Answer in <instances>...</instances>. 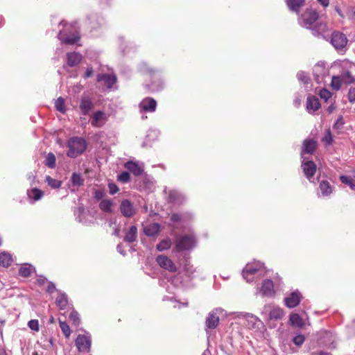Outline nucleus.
Returning a JSON list of instances; mask_svg holds the SVG:
<instances>
[{"instance_id": "f257e3e1", "label": "nucleus", "mask_w": 355, "mask_h": 355, "mask_svg": "<svg viewBox=\"0 0 355 355\" xmlns=\"http://www.w3.org/2000/svg\"><path fill=\"white\" fill-rule=\"evenodd\" d=\"M60 25L64 26L63 29L59 31L58 35L62 43L73 45L80 40L79 33L75 25H68L64 21H60Z\"/></svg>"}, {"instance_id": "f03ea898", "label": "nucleus", "mask_w": 355, "mask_h": 355, "mask_svg": "<svg viewBox=\"0 0 355 355\" xmlns=\"http://www.w3.org/2000/svg\"><path fill=\"white\" fill-rule=\"evenodd\" d=\"M87 146V143L83 137H71L67 141L69 150L67 153V155L71 158H76L85 151Z\"/></svg>"}, {"instance_id": "7ed1b4c3", "label": "nucleus", "mask_w": 355, "mask_h": 355, "mask_svg": "<svg viewBox=\"0 0 355 355\" xmlns=\"http://www.w3.org/2000/svg\"><path fill=\"white\" fill-rule=\"evenodd\" d=\"M355 82V77L349 69H343L340 73L331 78V87L335 91H338L342 85H351Z\"/></svg>"}, {"instance_id": "20e7f679", "label": "nucleus", "mask_w": 355, "mask_h": 355, "mask_svg": "<svg viewBox=\"0 0 355 355\" xmlns=\"http://www.w3.org/2000/svg\"><path fill=\"white\" fill-rule=\"evenodd\" d=\"M243 277L248 282L253 281L255 276H263L265 274L263 264L260 262L248 263L243 270Z\"/></svg>"}, {"instance_id": "39448f33", "label": "nucleus", "mask_w": 355, "mask_h": 355, "mask_svg": "<svg viewBox=\"0 0 355 355\" xmlns=\"http://www.w3.org/2000/svg\"><path fill=\"white\" fill-rule=\"evenodd\" d=\"M318 13L312 8H307L301 15L300 18V24L307 28H311V26L318 19Z\"/></svg>"}, {"instance_id": "423d86ee", "label": "nucleus", "mask_w": 355, "mask_h": 355, "mask_svg": "<svg viewBox=\"0 0 355 355\" xmlns=\"http://www.w3.org/2000/svg\"><path fill=\"white\" fill-rule=\"evenodd\" d=\"M330 42L336 51H343L346 49L348 40L344 33L340 31H334Z\"/></svg>"}, {"instance_id": "0eeeda50", "label": "nucleus", "mask_w": 355, "mask_h": 355, "mask_svg": "<svg viewBox=\"0 0 355 355\" xmlns=\"http://www.w3.org/2000/svg\"><path fill=\"white\" fill-rule=\"evenodd\" d=\"M194 245V237L191 235H184L177 240L175 247L178 251H183L192 248Z\"/></svg>"}, {"instance_id": "6e6552de", "label": "nucleus", "mask_w": 355, "mask_h": 355, "mask_svg": "<svg viewBox=\"0 0 355 355\" xmlns=\"http://www.w3.org/2000/svg\"><path fill=\"white\" fill-rule=\"evenodd\" d=\"M76 346L80 352H89L91 349V337L87 335H78L76 339Z\"/></svg>"}, {"instance_id": "1a4fd4ad", "label": "nucleus", "mask_w": 355, "mask_h": 355, "mask_svg": "<svg viewBox=\"0 0 355 355\" xmlns=\"http://www.w3.org/2000/svg\"><path fill=\"white\" fill-rule=\"evenodd\" d=\"M314 79L318 84H320L323 81V78L329 73V69L326 68L323 62H318L313 69Z\"/></svg>"}, {"instance_id": "9d476101", "label": "nucleus", "mask_w": 355, "mask_h": 355, "mask_svg": "<svg viewBox=\"0 0 355 355\" xmlns=\"http://www.w3.org/2000/svg\"><path fill=\"white\" fill-rule=\"evenodd\" d=\"M119 210L121 214L126 218H131L136 214V209L133 204L128 199L121 201Z\"/></svg>"}, {"instance_id": "9b49d317", "label": "nucleus", "mask_w": 355, "mask_h": 355, "mask_svg": "<svg viewBox=\"0 0 355 355\" xmlns=\"http://www.w3.org/2000/svg\"><path fill=\"white\" fill-rule=\"evenodd\" d=\"M156 261L161 268L167 270L169 272H174L177 270V268L174 263L166 255H158L156 258Z\"/></svg>"}, {"instance_id": "f8f14e48", "label": "nucleus", "mask_w": 355, "mask_h": 355, "mask_svg": "<svg viewBox=\"0 0 355 355\" xmlns=\"http://www.w3.org/2000/svg\"><path fill=\"white\" fill-rule=\"evenodd\" d=\"M301 299V293L298 291H293L284 299L285 305L290 309L295 308L300 304Z\"/></svg>"}, {"instance_id": "ddd939ff", "label": "nucleus", "mask_w": 355, "mask_h": 355, "mask_svg": "<svg viewBox=\"0 0 355 355\" xmlns=\"http://www.w3.org/2000/svg\"><path fill=\"white\" fill-rule=\"evenodd\" d=\"M125 168L131 172L135 176H139L143 174L144 171V164H139L133 161H128L124 164Z\"/></svg>"}, {"instance_id": "4468645a", "label": "nucleus", "mask_w": 355, "mask_h": 355, "mask_svg": "<svg viewBox=\"0 0 355 355\" xmlns=\"http://www.w3.org/2000/svg\"><path fill=\"white\" fill-rule=\"evenodd\" d=\"M139 107L146 112H153L157 107L156 101L150 97H147L139 103Z\"/></svg>"}, {"instance_id": "2eb2a0df", "label": "nucleus", "mask_w": 355, "mask_h": 355, "mask_svg": "<svg viewBox=\"0 0 355 355\" xmlns=\"http://www.w3.org/2000/svg\"><path fill=\"white\" fill-rule=\"evenodd\" d=\"M302 167L305 176L310 180L316 172V164L313 161H302Z\"/></svg>"}, {"instance_id": "dca6fc26", "label": "nucleus", "mask_w": 355, "mask_h": 355, "mask_svg": "<svg viewBox=\"0 0 355 355\" xmlns=\"http://www.w3.org/2000/svg\"><path fill=\"white\" fill-rule=\"evenodd\" d=\"M97 81H103L108 89H112L116 83V76L113 74L99 73L97 76Z\"/></svg>"}, {"instance_id": "f3484780", "label": "nucleus", "mask_w": 355, "mask_h": 355, "mask_svg": "<svg viewBox=\"0 0 355 355\" xmlns=\"http://www.w3.org/2000/svg\"><path fill=\"white\" fill-rule=\"evenodd\" d=\"M320 107L319 99L315 96L309 95L306 99V110L309 113L317 111Z\"/></svg>"}, {"instance_id": "a211bd4d", "label": "nucleus", "mask_w": 355, "mask_h": 355, "mask_svg": "<svg viewBox=\"0 0 355 355\" xmlns=\"http://www.w3.org/2000/svg\"><path fill=\"white\" fill-rule=\"evenodd\" d=\"M168 203L181 204L184 200V196L176 190H171L166 199Z\"/></svg>"}, {"instance_id": "6ab92c4d", "label": "nucleus", "mask_w": 355, "mask_h": 355, "mask_svg": "<svg viewBox=\"0 0 355 355\" xmlns=\"http://www.w3.org/2000/svg\"><path fill=\"white\" fill-rule=\"evenodd\" d=\"M219 323V317L214 311H211L206 318L205 325L208 329H215Z\"/></svg>"}, {"instance_id": "aec40b11", "label": "nucleus", "mask_w": 355, "mask_h": 355, "mask_svg": "<svg viewBox=\"0 0 355 355\" xmlns=\"http://www.w3.org/2000/svg\"><path fill=\"white\" fill-rule=\"evenodd\" d=\"M81 60L82 55L79 53L71 52L67 53V63L71 67L77 66Z\"/></svg>"}, {"instance_id": "412c9836", "label": "nucleus", "mask_w": 355, "mask_h": 355, "mask_svg": "<svg viewBox=\"0 0 355 355\" xmlns=\"http://www.w3.org/2000/svg\"><path fill=\"white\" fill-rule=\"evenodd\" d=\"M273 287L274 285L272 280L265 279L261 287L260 293L263 296H271L274 293Z\"/></svg>"}, {"instance_id": "4be33fe9", "label": "nucleus", "mask_w": 355, "mask_h": 355, "mask_svg": "<svg viewBox=\"0 0 355 355\" xmlns=\"http://www.w3.org/2000/svg\"><path fill=\"white\" fill-rule=\"evenodd\" d=\"M242 315L244 318L246 320V326L249 329H255L257 327V322H261L260 320L255 315L249 313H242Z\"/></svg>"}, {"instance_id": "5701e85b", "label": "nucleus", "mask_w": 355, "mask_h": 355, "mask_svg": "<svg viewBox=\"0 0 355 355\" xmlns=\"http://www.w3.org/2000/svg\"><path fill=\"white\" fill-rule=\"evenodd\" d=\"M93 103L88 97H83L81 98L80 109L83 114H87L93 108Z\"/></svg>"}, {"instance_id": "b1692460", "label": "nucleus", "mask_w": 355, "mask_h": 355, "mask_svg": "<svg viewBox=\"0 0 355 355\" xmlns=\"http://www.w3.org/2000/svg\"><path fill=\"white\" fill-rule=\"evenodd\" d=\"M137 239V227L135 225H132L129 230L126 232L123 241L128 243L135 242Z\"/></svg>"}, {"instance_id": "393cba45", "label": "nucleus", "mask_w": 355, "mask_h": 355, "mask_svg": "<svg viewBox=\"0 0 355 355\" xmlns=\"http://www.w3.org/2000/svg\"><path fill=\"white\" fill-rule=\"evenodd\" d=\"M144 233L148 236H155L160 231V225L159 223H154L144 227Z\"/></svg>"}, {"instance_id": "a878e982", "label": "nucleus", "mask_w": 355, "mask_h": 355, "mask_svg": "<svg viewBox=\"0 0 355 355\" xmlns=\"http://www.w3.org/2000/svg\"><path fill=\"white\" fill-rule=\"evenodd\" d=\"M286 3L291 10L298 12L304 5L305 0H287Z\"/></svg>"}, {"instance_id": "bb28decb", "label": "nucleus", "mask_w": 355, "mask_h": 355, "mask_svg": "<svg viewBox=\"0 0 355 355\" xmlns=\"http://www.w3.org/2000/svg\"><path fill=\"white\" fill-rule=\"evenodd\" d=\"M316 148V142L313 140H305L303 143L302 153L312 154Z\"/></svg>"}, {"instance_id": "cd10ccee", "label": "nucleus", "mask_w": 355, "mask_h": 355, "mask_svg": "<svg viewBox=\"0 0 355 355\" xmlns=\"http://www.w3.org/2000/svg\"><path fill=\"white\" fill-rule=\"evenodd\" d=\"M33 271H35V268L32 265L24 263L20 267L19 274L23 277H28L31 276Z\"/></svg>"}, {"instance_id": "c85d7f7f", "label": "nucleus", "mask_w": 355, "mask_h": 355, "mask_svg": "<svg viewBox=\"0 0 355 355\" xmlns=\"http://www.w3.org/2000/svg\"><path fill=\"white\" fill-rule=\"evenodd\" d=\"M113 202L111 199L102 200L99 203V208L104 212L111 213Z\"/></svg>"}, {"instance_id": "c756f323", "label": "nucleus", "mask_w": 355, "mask_h": 355, "mask_svg": "<svg viewBox=\"0 0 355 355\" xmlns=\"http://www.w3.org/2000/svg\"><path fill=\"white\" fill-rule=\"evenodd\" d=\"M44 164L49 168H55L56 166V158L53 153H49L44 161Z\"/></svg>"}, {"instance_id": "7c9ffc66", "label": "nucleus", "mask_w": 355, "mask_h": 355, "mask_svg": "<svg viewBox=\"0 0 355 355\" xmlns=\"http://www.w3.org/2000/svg\"><path fill=\"white\" fill-rule=\"evenodd\" d=\"M290 322L293 326L297 327H302L304 325L302 319L297 313H292L290 315Z\"/></svg>"}, {"instance_id": "2f4dec72", "label": "nucleus", "mask_w": 355, "mask_h": 355, "mask_svg": "<svg viewBox=\"0 0 355 355\" xmlns=\"http://www.w3.org/2000/svg\"><path fill=\"white\" fill-rule=\"evenodd\" d=\"M56 304L60 309H64L68 304L67 296L65 293L58 295L56 298Z\"/></svg>"}, {"instance_id": "473e14b6", "label": "nucleus", "mask_w": 355, "mask_h": 355, "mask_svg": "<svg viewBox=\"0 0 355 355\" xmlns=\"http://www.w3.org/2000/svg\"><path fill=\"white\" fill-rule=\"evenodd\" d=\"M71 182L73 187H78L83 184L84 179L82 178L80 173H73L71 178Z\"/></svg>"}, {"instance_id": "72a5a7b5", "label": "nucleus", "mask_w": 355, "mask_h": 355, "mask_svg": "<svg viewBox=\"0 0 355 355\" xmlns=\"http://www.w3.org/2000/svg\"><path fill=\"white\" fill-rule=\"evenodd\" d=\"M284 315V311L279 307H276L270 311L269 318L270 319L279 320L281 319Z\"/></svg>"}, {"instance_id": "f704fd0d", "label": "nucleus", "mask_w": 355, "mask_h": 355, "mask_svg": "<svg viewBox=\"0 0 355 355\" xmlns=\"http://www.w3.org/2000/svg\"><path fill=\"white\" fill-rule=\"evenodd\" d=\"M320 189L323 196H329L332 192L331 185L327 180L320 182Z\"/></svg>"}, {"instance_id": "c9c22d12", "label": "nucleus", "mask_w": 355, "mask_h": 355, "mask_svg": "<svg viewBox=\"0 0 355 355\" xmlns=\"http://www.w3.org/2000/svg\"><path fill=\"white\" fill-rule=\"evenodd\" d=\"M11 257L6 252L0 253V265L4 267H8L11 264Z\"/></svg>"}, {"instance_id": "e433bc0d", "label": "nucleus", "mask_w": 355, "mask_h": 355, "mask_svg": "<svg viewBox=\"0 0 355 355\" xmlns=\"http://www.w3.org/2000/svg\"><path fill=\"white\" fill-rule=\"evenodd\" d=\"M171 246V241L169 239L162 240L157 245L156 248L158 251H164L168 250Z\"/></svg>"}, {"instance_id": "4c0bfd02", "label": "nucleus", "mask_w": 355, "mask_h": 355, "mask_svg": "<svg viewBox=\"0 0 355 355\" xmlns=\"http://www.w3.org/2000/svg\"><path fill=\"white\" fill-rule=\"evenodd\" d=\"M340 180L342 183L348 185L352 190L355 191V180L347 175H340Z\"/></svg>"}, {"instance_id": "58836bf2", "label": "nucleus", "mask_w": 355, "mask_h": 355, "mask_svg": "<svg viewBox=\"0 0 355 355\" xmlns=\"http://www.w3.org/2000/svg\"><path fill=\"white\" fill-rule=\"evenodd\" d=\"M105 114L102 111H97L94 113L91 123L93 126H100L99 122L103 119Z\"/></svg>"}, {"instance_id": "ea45409f", "label": "nucleus", "mask_w": 355, "mask_h": 355, "mask_svg": "<svg viewBox=\"0 0 355 355\" xmlns=\"http://www.w3.org/2000/svg\"><path fill=\"white\" fill-rule=\"evenodd\" d=\"M55 107L56 108V110H58L60 113L64 114L66 112L64 99L62 97L58 98V99L55 102Z\"/></svg>"}, {"instance_id": "a19ab883", "label": "nucleus", "mask_w": 355, "mask_h": 355, "mask_svg": "<svg viewBox=\"0 0 355 355\" xmlns=\"http://www.w3.org/2000/svg\"><path fill=\"white\" fill-rule=\"evenodd\" d=\"M46 182L48 185L53 189H58L61 186V182L60 180L54 179L49 175L46 176Z\"/></svg>"}, {"instance_id": "79ce46f5", "label": "nucleus", "mask_w": 355, "mask_h": 355, "mask_svg": "<svg viewBox=\"0 0 355 355\" xmlns=\"http://www.w3.org/2000/svg\"><path fill=\"white\" fill-rule=\"evenodd\" d=\"M297 78L300 82H302L304 85H308L310 82L309 76L304 71H300L297 73Z\"/></svg>"}, {"instance_id": "37998d69", "label": "nucleus", "mask_w": 355, "mask_h": 355, "mask_svg": "<svg viewBox=\"0 0 355 355\" xmlns=\"http://www.w3.org/2000/svg\"><path fill=\"white\" fill-rule=\"evenodd\" d=\"M60 327L65 337L68 338L71 333L69 326L67 324L66 322H62L60 320Z\"/></svg>"}, {"instance_id": "c03bdc74", "label": "nucleus", "mask_w": 355, "mask_h": 355, "mask_svg": "<svg viewBox=\"0 0 355 355\" xmlns=\"http://www.w3.org/2000/svg\"><path fill=\"white\" fill-rule=\"evenodd\" d=\"M319 96L321 99H323L325 102H327V101L331 98L332 93L328 89L324 88L320 90Z\"/></svg>"}, {"instance_id": "a18cd8bd", "label": "nucleus", "mask_w": 355, "mask_h": 355, "mask_svg": "<svg viewBox=\"0 0 355 355\" xmlns=\"http://www.w3.org/2000/svg\"><path fill=\"white\" fill-rule=\"evenodd\" d=\"M69 318L73 322V324L75 325H78L80 322L79 313L75 310H72L71 311Z\"/></svg>"}, {"instance_id": "49530a36", "label": "nucleus", "mask_w": 355, "mask_h": 355, "mask_svg": "<svg viewBox=\"0 0 355 355\" xmlns=\"http://www.w3.org/2000/svg\"><path fill=\"white\" fill-rule=\"evenodd\" d=\"M117 180L121 183H127L130 180V175L128 171H123L117 176Z\"/></svg>"}, {"instance_id": "de8ad7c7", "label": "nucleus", "mask_w": 355, "mask_h": 355, "mask_svg": "<svg viewBox=\"0 0 355 355\" xmlns=\"http://www.w3.org/2000/svg\"><path fill=\"white\" fill-rule=\"evenodd\" d=\"M28 327L33 331H39L40 325L37 320H31L28 322Z\"/></svg>"}, {"instance_id": "09e8293b", "label": "nucleus", "mask_w": 355, "mask_h": 355, "mask_svg": "<svg viewBox=\"0 0 355 355\" xmlns=\"http://www.w3.org/2000/svg\"><path fill=\"white\" fill-rule=\"evenodd\" d=\"M31 193L32 197L35 200H39L44 195L43 191L37 188L33 189Z\"/></svg>"}, {"instance_id": "8fccbe9b", "label": "nucleus", "mask_w": 355, "mask_h": 355, "mask_svg": "<svg viewBox=\"0 0 355 355\" xmlns=\"http://www.w3.org/2000/svg\"><path fill=\"white\" fill-rule=\"evenodd\" d=\"M184 271L186 275L191 277L196 272V269L189 263H186L184 266Z\"/></svg>"}, {"instance_id": "3c124183", "label": "nucleus", "mask_w": 355, "mask_h": 355, "mask_svg": "<svg viewBox=\"0 0 355 355\" xmlns=\"http://www.w3.org/2000/svg\"><path fill=\"white\" fill-rule=\"evenodd\" d=\"M293 342L297 346H301L304 342V337L301 334L297 335L293 338Z\"/></svg>"}, {"instance_id": "603ef678", "label": "nucleus", "mask_w": 355, "mask_h": 355, "mask_svg": "<svg viewBox=\"0 0 355 355\" xmlns=\"http://www.w3.org/2000/svg\"><path fill=\"white\" fill-rule=\"evenodd\" d=\"M347 96L348 100L351 103H355V87L349 88Z\"/></svg>"}, {"instance_id": "864d4df0", "label": "nucleus", "mask_w": 355, "mask_h": 355, "mask_svg": "<svg viewBox=\"0 0 355 355\" xmlns=\"http://www.w3.org/2000/svg\"><path fill=\"white\" fill-rule=\"evenodd\" d=\"M344 123L343 117L340 115L338 117L336 121L334 124V128L337 130L340 129L343 126Z\"/></svg>"}, {"instance_id": "5fc2aeb1", "label": "nucleus", "mask_w": 355, "mask_h": 355, "mask_svg": "<svg viewBox=\"0 0 355 355\" xmlns=\"http://www.w3.org/2000/svg\"><path fill=\"white\" fill-rule=\"evenodd\" d=\"M108 188H109V193L111 195H114V194L116 193L119 190L118 186L113 182H110L108 184Z\"/></svg>"}, {"instance_id": "6e6d98bb", "label": "nucleus", "mask_w": 355, "mask_h": 355, "mask_svg": "<svg viewBox=\"0 0 355 355\" xmlns=\"http://www.w3.org/2000/svg\"><path fill=\"white\" fill-rule=\"evenodd\" d=\"M104 196H105L104 191L103 190L99 189V190L95 191L94 198L97 200H100L103 199Z\"/></svg>"}, {"instance_id": "4d7b16f0", "label": "nucleus", "mask_w": 355, "mask_h": 355, "mask_svg": "<svg viewBox=\"0 0 355 355\" xmlns=\"http://www.w3.org/2000/svg\"><path fill=\"white\" fill-rule=\"evenodd\" d=\"M348 19L352 21H355V8H352L347 13Z\"/></svg>"}, {"instance_id": "13d9d810", "label": "nucleus", "mask_w": 355, "mask_h": 355, "mask_svg": "<svg viewBox=\"0 0 355 355\" xmlns=\"http://www.w3.org/2000/svg\"><path fill=\"white\" fill-rule=\"evenodd\" d=\"M182 220V215L180 214H173L171 216V220L173 223H178Z\"/></svg>"}, {"instance_id": "bf43d9fd", "label": "nucleus", "mask_w": 355, "mask_h": 355, "mask_svg": "<svg viewBox=\"0 0 355 355\" xmlns=\"http://www.w3.org/2000/svg\"><path fill=\"white\" fill-rule=\"evenodd\" d=\"M327 145H329L332 142V137L330 132H328V133L324 136V137L322 139Z\"/></svg>"}, {"instance_id": "052dcab7", "label": "nucleus", "mask_w": 355, "mask_h": 355, "mask_svg": "<svg viewBox=\"0 0 355 355\" xmlns=\"http://www.w3.org/2000/svg\"><path fill=\"white\" fill-rule=\"evenodd\" d=\"M55 291V286L53 283L49 282L48 287L46 288V291L49 293H53Z\"/></svg>"}, {"instance_id": "680f3d73", "label": "nucleus", "mask_w": 355, "mask_h": 355, "mask_svg": "<svg viewBox=\"0 0 355 355\" xmlns=\"http://www.w3.org/2000/svg\"><path fill=\"white\" fill-rule=\"evenodd\" d=\"M93 69L92 67H88L85 71V76H84V78H89L90 76H92L93 74Z\"/></svg>"}, {"instance_id": "e2e57ef3", "label": "nucleus", "mask_w": 355, "mask_h": 355, "mask_svg": "<svg viewBox=\"0 0 355 355\" xmlns=\"http://www.w3.org/2000/svg\"><path fill=\"white\" fill-rule=\"evenodd\" d=\"M116 249H117V251L123 254V255H125V251L123 250V246L121 243H119L116 246Z\"/></svg>"}, {"instance_id": "0e129e2a", "label": "nucleus", "mask_w": 355, "mask_h": 355, "mask_svg": "<svg viewBox=\"0 0 355 355\" xmlns=\"http://www.w3.org/2000/svg\"><path fill=\"white\" fill-rule=\"evenodd\" d=\"M334 10L338 14V15L341 17V18H344L345 17V15L343 14V12H342L341 9L340 8L339 6H336L334 7Z\"/></svg>"}, {"instance_id": "69168bd1", "label": "nucleus", "mask_w": 355, "mask_h": 355, "mask_svg": "<svg viewBox=\"0 0 355 355\" xmlns=\"http://www.w3.org/2000/svg\"><path fill=\"white\" fill-rule=\"evenodd\" d=\"M324 8H327L329 5V0H317Z\"/></svg>"}, {"instance_id": "338daca9", "label": "nucleus", "mask_w": 355, "mask_h": 355, "mask_svg": "<svg viewBox=\"0 0 355 355\" xmlns=\"http://www.w3.org/2000/svg\"><path fill=\"white\" fill-rule=\"evenodd\" d=\"M336 109V105H334V103H331L327 109V111L329 112V113H332Z\"/></svg>"}, {"instance_id": "774afa93", "label": "nucleus", "mask_w": 355, "mask_h": 355, "mask_svg": "<svg viewBox=\"0 0 355 355\" xmlns=\"http://www.w3.org/2000/svg\"><path fill=\"white\" fill-rule=\"evenodd\" d=\"M47 279L44 277H40L38 279H37V282L40 285H43Z\"/></svg>"}]
</instances>
